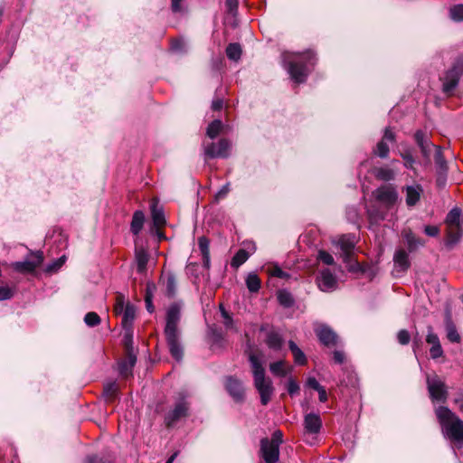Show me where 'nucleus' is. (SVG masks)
I'll return each mask as SVG.
<instances>
[{"label":"nucleus","instance_id":"f257e3e1","mask_svg":"<svg viewBox=\"0 0 463 463\" xmlns=\"http://www.w3.org/2000/svg\"><path fill=\"white\" fill-rule=\"evenodd\" d=\"M180 320L181 305L179 303H173L166 309L164 334L170 354L176 362H181L184 356L181 330L178 327Z\"/></svg>","mask_w":463,"mask_h":463},{"label":"nucleus","instance_id":"f03ea898","mask_svg":"<svg viewBox=\"0 0 463 463\" xmlns=\"http://www.w3.org/2000/svg\"><path fill=\"white\" fill-rule=\"evenodd\" d=\"M282 58L285 69L296 83L305 82L317 62L316 54L309 50L304 52H284Z\"/></svg>","mask_w":463,"mask_h":463},{"label":"nucleus","instance_id":"7ed1b4c3","mask_svg":"<svg viewBox=\"0 0 463 463\" xmlns=\"http://www.w3.org/2000/svg\"><path fill=\"white\" fill-rule=\"evenodd\" d=\"M435 414L443 436L458 446H463V420L446 406H439Z\"/></svg>","mask_w":463,"mask_h":463},{"label":"nucleus","instance_id":"20e7f679","mask_svg":"<svg viewBox=\"0 0 463 463\" xmlns=\"http://www.w3.org/2000/svg\"><path fill=\"white\" fill-rule=\"evenodd\" d=\"M249 361L252 369L254 387L260 394L261 404L265 406L269 402L274 392L272 381L266 377L263 364L257 355L250 354Z\"/></svg>","mask_w":463,"mask_h":463},{"label":"nucleus","instance_id":"39448f33","mask_svg":"<svg viewBox=\"0 0 463 463\" xmlns=\"http://www.w3.org/2000/svg\"><path fill=\"white\" fill-rule=\"evenodd\" d=\"M426 383L431 401L445 403L449 394L445 383L437 374L428 375Z\"/></svg>","mask_w":463,"mask_h":463},{"label":"nucleus","instance_id":"423d86ee","mask_svg":"<svg viewBox=\"0 0 463 463\" xmlns=\"http://www.w3.org/2000/svg\"><path fill=\"white\" fill-rule=\"evenodd\" d=\"M463 74V59H458L453 66L446 72L443 79L442 90L449 95L458 85L460 76Z\"/></svg>","mask_w":463,"mask_h":463},{"label":"nucleus","instance_id":"0eeeda50","mask_svg":"<svg viewBox=\"0 0 463 463\" xmlns=\"http://www.w3.org/2000/svg\"><path fill=\"white\" fill-rule=\"evenodd\" d=\"M188 410L189 403L187 402L185 396L181 394L174 409L166 413L165 417V424L168 427L172 426L181 418L187 416Z\"/></svg>","mask_w":463,"mask_h":463},{"label":"nucleus","instance_id":"6e6552de","mask_svg":"<svg viewBox=\"0 0 463 463\" xmlns=\"http://www.w3.org/2000/svg\"><path fill=\"white\" fill-rule=\"evenodd\" d=\"M43 261V254L42 251H36L33 254L32 260L24 261H16L13 263V268L15 271L26 274L33 273Z\"/></svg>","mask_w":463,"mask_h":463},{"label":"nucleus","instance_id":"1a4fd4ad","mask_svg":"<svg viewBox=\"0 0 463 463\" xmlns=\"http://www.w3.org/2000/svg\"><path fill=\"white\" fill-rule=\"evenodd\" d=\"M230 143L227 139L222 138L218 143H210L204 146V154L209 158L229 156Z\"/></svg>","mask_w":463,"mask_h":463},{"label":"nucleus","instance_id":"9d476101","mask_svg":"<svg viewBox=\"0 0 463 463\" xmlns=\"http://www.w3.org/2000/svg\"><path fill=\"white\" fill-rule=\"evenodd\" d=\"M316 335L322 345L327 347L338 345L337 334L327 325H320L315 328Z\"/></svg>","mask_w":463,"mask_h":463},{"label":"nucleus","instance_id":"9b49d317","mask_svg":"<svg viewBox=\"0 0 463 463\" xmlns=\"http://www.w3.org/2000/svg\"><path fill=\"white\" fill-rule=\"evenodd\" d=\"M260 453L265 463H277L279 458L278 442H269L268 439L260 441Z\"/></svg>","mask_w":463,"mask_h":463},{"label":"nucleus","instance_id":"f8f14e48","mask_svg":"<svg viewBox=\"0 0 463 463\" xmlns=\"http://www.w3.org/2000/svg\"><path fill=\"white\" fill-rule=\"evenodd\" d=\"M225 389L232 399L237 402H241L245 397L243 383L241 380L233 376H228L225 379Z\"/></svg>","mask_w":463,"mask_h":463},{"label":"nucleus","instance_id":"ddd939ff","mask_svg":"<svg viewBox=\"0 0 463 463\" xmlns=\"http://www.w3.org/2000/svg\"><path fill=\"white\" fill-rule=\"evenodd\" d=\"M317 284L320 290L324 292H331L336 288L337 279L329 269H324L317 277Z\"/></svg>","mask_w":463,"mask_h":463},{"label":"nucleus","instance_id":"4468645a","mask_svg":"<svg viewBox=\"0 0 463 463\" xmlns=\"http://www.w3.org/2000/svg\"><path fill=\"white\" fill-rule=\"evenodd\" d=\"M411 267L409 254L404 249H397L393 255V272L398 276L404 274Z\"/></svg>","mask_w":463,"mask_h":463},{"label":"nucleus","instance_id":"2eb2a0df","mask_svg":"<svg viewBox=\"0 0 463 463\" xmlns=\"http://www.w3.org/2000/svg\"><path fill=\"white\" fill-rule=\"evenodd\" d=\"M414 139L416 144L420 149L422 156L426 160L430 159V156L432 153V149H436V146L430 139L428 137L427 134L422 130H417L414 134Z\"/></svg>","mask_w":463,"mask_h":463},{"label":"nucleus","instance_id":"dca6fc26","mask_svg":"<svg viewBox=\"0 0 463 463\" xmlns=\"http://www.w3.org/2000/svg\"><path fill=\"white\" fill-rule=\"evenodd\" d=\"M322 425V419L318 413L309 412L304 416L303 426L305 434L317 435L321 430Z\"/></svg>","mask_w":463,"mask_h":463},{"label":"nucleus","instance_id":"f3484780","mask_svg":"<svg viewBox=\"0 0 463 463\" xmlns=\"http://www.w3.org/2000/svg\"><path fill=\"white\" fill-rule=\"evenodd\" d=\"M405 194V203L408 207H414L420 200L423 194V187L420 184L405 185L402 189Z\"/></svg>","mask_w":463,"mask_h":463},{"label":"nucleus","instance_id":"a211bd4d","mask_svg":"<svg viewBox=\"0 0 463 463\" xmlns=\"http://www.w3.org/2000/svg\"><path fill=\"white\" fill-rule=\"evenodd\" d=\"M374 197L388 205L394 204L398 200V193L391 185H383L376 189L373 193Z\"/></svg>","mask_w":463,"mask_h":463},{"label":"nucleus","instance_id":"6ab92c4d","mask_svg":"<svg viewBox=\"0 0 463 463\" xmlns=\"http://www.w3.org/2000/svg\"><path fill=\"white\" fill-rule=\"evenodd\" d=\"M246 249H240L231 260V266L234 269H238L243 263H245L250 255L256 250V245L253 242L246 244Z\"/></svg>","mask_w":463,"mask_h":463},{"label":"nucleus","instance_id":"aec40b11","mask_svg":"<svg viewBox=\"0 0 463 463\" xmlns=\"http://www.w3.org/2000/svg\"><path fill=\"white\" fill-rule=\"evenodd\" d=\"M137 363L135 353H126V358L118 363V372L121 376L128 377L132 375V369Z\"/></svg>","mask_w":463,"mask_h":463},{"label":"nucleus","instance_id":"412c9836","mask_svg":"<svg viewBox=\"0 0 463 463\" xmlns=\"http://www.w3.org/2000/svg\"><path fill=\"white\" fill-rule=\"evenodd\" d=\"M198 247L202 254L203 266L206 269H209L211 267L210 241L205 236L200 237L198 239Z\"/></svg>","mask_w":463,"mask_h":463},{"label":"nucleus","instance_id":"4be33fe9","mask_svg":"<svg viewBox=\"0 0 463 463\" xmlns=\"http://www.w3.org/2000/svg\"><path fill=\"white\" fill-rule=\"evenodd\" d=\"M462 237V227L448 226L447 229V240L445 246L451 250L457 243L459 242Z\"/></svg>","mask_w":463,"mask_h":463},{"label":"nucleus","instance_id":"5701e85b","mask_svg":"<svg viewBox=\"0 0 463 463\" xmlns=\"http://www.w3.org/2000/svg\"><path fill=\"white\" fill-rule=\"evenodd\" d=\"M445 329L447 334V338L452 343H459L460 342V335L458 334L456 325L452 321L451 316L449 313H447L445 317Z\"/></svg>","mask_w":463,"mask_h":463},{"label":"nucleus","instance_id":"b1692460","mask_svg":"<svg viewBox=\"0 0 463 463\" xmlns=\"http://www.w3.org/2000/svg\"><path fill=\"white\" fill-rule=\"evenodd\" d=\"M445 222L447 226L462 227V211L458 207L452 208L447 214Z\"/></svg>","mask_w":463,"mask_h":463},{"label":"nucleus","instance_id":"393cba45","mask_svg":"<svg viewBox=\"0 0 463 463\" xmlns=\"http://www.w3.org/2000/svg\"><path fill=\"white\" fill-rule=\"evenodd\" d=\"M135 259L137 262V270L138 273H144L149 260V255L144 248L136 249Z\"/></svg>","mask_w":463,"mask_h":463},{"label":"nucleus","instance_id":"a878e982","mask_svg":"<svg viewBox=\"0 0 463 463\" xmlns=\"http://www.w3.org/2000/svg\"><path fill=\"white\" fill-rule=\"evenodd\" d=\"M136 317V307L128 302L126 304L124 313L122 314V326L123 327H133V322Z\"/></svg>","mask_w":463,"mask_h":463},{"label":"nucleus","instance_id":"bb28decb","mask_svg":"<svg viewBox=\"0 0 463 463\" xmlns=\"http://www.w3.org/2000/svg\"><path fill=\"white\" fill-rule=\"evenodd\" d=\"M338 244L343 252L349 256L355 246V237L350 234L342 235L338 240Z\"/></svg>","mask_w":463,"mask_h":463},{"label":"nucleus","instance_id":"cd10ccee","mask_svg":"<svg viewBox=\"0 0 463 463\" xmlns=\"http://www.w3.org/2000/svg\"><path fill=\"white\" fill-rule=\"evenodd\" d=\"M145 222V214L142 211L137 210L134 213L131 224H130V231L133 234L137 235L144 225Z\"/></svg>","mask_w":463,"mask_h":463},{"label":"nucleus","instance_id":"c85d7f7f","mask_svg":"<svg viewBox=\"0 0 463 463\" xmlns=\"http://www.w3.org/2000/svg\"><path fill=\"white\" fill-rule=\"evenodd\" d=\"M366 212L371 224H377L385 218V213L377 205L368 206Z\"/></svg>","mask_w":463,"mask_h":463},{"label":"nucleus","instance_id":"c756f323","mask_svg":"<svg viewBox=\"0 0 463 463\" xmlns=\"http://www.w3.org/2000/svg\"><path fill=\"white\" fill-rule=\"evenodd\" d=\"M434 160L439 175H445L448 170L447 161L443 156L441 146H436Z\"/></svg>","mask_w":463,"mask_h":463},{"label":"nucleus","instance_id":"7c9ffc66","mask_svg":"<svg viewBox=\"0 0 463 463\" xmlns=\"http://www.w3.org/2000/svg\"><path fill=\"white\" fill-rule=\"evenodd\" d=\"M288 347L294 356L295 364L298 365H304L307 363V357L304 352L297 345V344L290 340L288 342Z\"/></svg>","mask_w":463,"mask_h":463},{"label":"nucleus","instance_id":"2f4dec72","mask_svg":"<svg viewBox=\"0 0 463 463\" xmlns=\"http://www.w3.org/2000/svg\"><path fill=\"white\" fill-rule=\"evenodd\" d=\"M266 344L270 349L279 350L282 347L283 339L279 333L271 331L267 335Z\"/></svg>","mask_w":463,"mask_h":463},{"label":"nucleus","instance_id":"473e14b6","mask_svg":"<svg viewBox=\"0 0 463 463\" xmlns=\"http://www.w3.org/2000/svg\"><path fill=\"white\" fill-rule=\"evenodd\" d=\"M404 239L411 252L424 245V241L417 238L411 232H406L404 234Z\"/></svg>","mask_w":463,"mask_h":463},{"label":"nucleus","instance_id":"72a5a7b5","mask_svg":"<svg viewBox=\"0 0 463 463\" xmlns=\"http://www.w3.org/2000/svg\"><path fill=\"white\" fill-rule=\"evenodd\" d=\"M290 370L291 368L288 370L285 368V362L283 360L269 364V371L275 376L285 377Z\"/></svg>","mask_w":463,"mask_h":463},{"label":"nucleus","instance_id":"f704fd0d","mask_svg":"<svg viewBox=\"0 0 463 463\" xmlns=\"http://www.w3.org/2000/svg\"><path fill=\"white\" fill-rule=\"evenodd\" d=\"M123 345L126 353H135L133 340V327H124Z\"/></svg>","mask_w":463,"mask_h":463},{"label":"nucleus","instance_id":"c9c22d12","mask_svg":"<svg viewBox=\"0 0 463 463\" xmlns=\"http://www.w3.org/2000/svg\"><path fill=\"white\" fill-rule=\"evenodd\" d=\"M246 286L250 292L256 293L260 288V279L256 273H249L246 278Z\"/></svg>","mask_w":463,"mask_h":463},{"label":"nucleus","instance_id":"e433bc0d","mask_svg":"<svg viewBox=\"0 0 463 463\" xmlns=\"http://www.w3.org/2000/svg\"><path fill=\"white\" fill-rule=\"evenodd\" d=\"M226 55L232 61H239L241 55V45L237 43L228 44V46L226 47Z\"/></svg>","mask_w":463,"mask_h":463},{"label":"nucleus","instance_id":"4c0bfd02","mask_svg":"<svg viewBox=\"0 0 463 463\" xmlns=\"http://www.w3.org/2000/svg\"><path fill=\"white\" fill-rule=\"evenodd\" d=\"M278 300L279 303L284 307H291L295 303L292 294L287 290L279 291Z\"/></svg>","mask_w":463,"mask_h":463},{"label":"nucleus","instance_id":"58836bf2","mask_svg":"<svg viewBox=\"0 0 463 463\" xmlns=\"http://www.w3.org/2000/svg\"><path fill=\"white\" fill-rule=\"evenodd\" d=\"M118 392V389L116 382H109L104 385L103 395L109 402H111L116 398Z\"/></svg>","mask_w":463,"mask_h":463},{"label":"nucleus","instance_id":"ea45409f","mask_svg":"<svg viewBox=\"0 0 463 463\" xmlns=\"http://www.w3.org/2000/svg\"><path fill=\"white\" fill-rule=\"evenodd\" d=\"M222 128V122L220 119H214L212 121L206 129V135L213 139L215 138Z\"/></svg>","mask_w":463,"mask_h":463},{"label":"nucleus","instance_id":"a19ab883","mask_svg":"<svg viewBox=\"0 0 463 463\" xmlns=\"http://www.w3.org/2000/svg\"><path fill=\"white\" fill-rule=\"evenodd\" d=\"M376 178L383 181H391L394 179V172L389 167H379L375 169Z\"/></svg>","mask_w":463,"mask_h":463},{"label":"nucleus","instance_id":"79ce46f5","mask_svg":"<svg viewBox=\"0 0 463 463\" xmlns=\"http://www.w3.org/2000/svg\"><path fill=\"white\" fill-rule=\"evenodd\" d=\"M165 292L169 298H173L176 292V280L173 274H169L165 282Z\"/></svg>","mask_w":463,"mask_h":463},{"label":"nucleus","instance_id":"37998d69","mask_svg":"<svg viewBox=\"0 0 463 463\" xmlns=\"http://www.w3.org/2000/svg\"><path fill=\"white\" fill-rule=\"evenodd\" d=\"M449 17L455 22L463 21V5L458 4L450 7Z\"/></svg>","mask_w":463,"mask_h":463},{"label":"nucleus","instance_id":"c03bdc74","mask_svg":"<svg viewBox=\"0 0 463 463\" xmlns=\"http://www.w3.org/2000/svg\"><path fill=\"white\" fill-rule=\"evenodd\" d=\"M151 212L152 219L156 226L159 227L165 222L164 212L162 209H157L156 205H153Z\"/></svg>","mask_w":463,"mask_h":463},{"label":"nucleus","instance_id":"a18cd8bd","mask_svg":"<svg viewBox=\"0 0 463 463\" xmlns=\"http://www.w3.org/2000/svg\"><path fill=\"white\" fill-rule=\"evenodd\" d=\"M286 388H287V391H288V394L291 397L296 396V395L299 394V392H300L299 383L292 376H290L288 379V383H287Z\"/></svg>","mask_w":463,"mask_h":463},{"label":"nucleus","instance_id":"49530a36","mask_svg":"<svg viewBox=\"0 0 463 463\" xmlns=\"http://www.w3.org/2000/svg\"><path fill=\"white\" fill-rule=\"evenodd\" d=\"M389 152H390V149H389V146H388L387 142H385L383 139L380 142H378V144L376 145V147L374 149V153L379 157L386 158L389 156Z\"/></svg>","mask_w":463,"mask_h":463},{"label":"nucleus","instance_id":"de8ad7c7","mask_svg":"<svg viewBox=\"0 0 463 463\" xmlns=\"http://www.w3.org/2000/svg\"><path fill=\"white\" fill-rule=\"evenodd\" d=\"M152 288H155V286L147 285L146 296H145V302H146V310L152 314L155 311V307L153 305V292Z\"/></svg>","mask_w":463,"mask_h":463},{"label":"nucleus","instance_id":"09e8293b","mask_svg":"<svg viewBox=\"0 0 463 463\" xmlns=\"http://www.w3.org/2000/svg\"><path fill=\"white\" fill-rule=\"evenodd\" d=\"M85 324L90 327H94L100 324L101 320L96 312H88L84 317Z\"/></svg>","mask_w":463,"mask_h":463},{"label":"nucleus","instance_id":"8fccbe9b","mask_svg":"<svg viewBox=\"0 0 463 463\" xmlns=\"http://www.w3.org/2000/svg\"><path fill=\"white\" fill-rule=\"evenodd\" d=\"M66 257L63 255L46 266V272L54 273L64 264Z\"/></svg>","mask_w":463,"mask_h":463},{"label":"nucleus","instance_id":"3c124183","mask_svg":"<svg viewBox=\"0 0 463 463\" xmlns=\"http://www.w3.org/2000/svg\"><path fill=\"white\" fill-rule=\"evenodd\" d=\"M171 50L178 53L185 52L186 43L183 39H175L171 42Z\"/></svg>","mask_w":463,"mask_h":463},{"label":"nucleus","instance_id":"603ef678","mask_svg":"<svg viewBox=\"0 0 463 463\" xmlns=\"http://www.w3.org/2000/svg\"><path fill=\"white\" fill-rule=\"evenodd\" d=\"M346 218L352 223H357L360 219L358 209L355 206L346 208Z\"/></svg>","mask_w":463,"mask_h":463},{"label":"nucleus","instance_id":"864d4df0","mask_svg":"<svg viewBox=\"0 0 463 463\" xmlns=\"http://www.w3.org/2000/svg\"><path fill=\"white\" fill-rule=\"evenodd\" d=\"M317 260L326 265H333L335 262L333 256L326 250L318 251Z\"/></svg>","mask_w":463,"mask_h":463},{"label":"nucleus","instance_id":"5fc2aeb1","mask_svg":"<svg viewBox=\"0 0 463 463\" xmlns=\"http://www.w3.org/2000/svg\"><path fill=\"white\" fill-rule=\"evenodd\" d=\"M220 310L222 317H223L224 321V326L227 329H232L233 327V319L232 316L225 310V308L222 307V305L220 306Z\"/></svg>","mask_w":463,"mask_h":463},{"label":"nucleus","instance_id":"6e6d98bb","mask_svg":"<svg viewBox=\"0 0 463 463\" xmlns=\"http://www.w3.org/2000/svg\"><path fill=\"white\" fill-rule=\"evenodd\" d=\"M426 342L428 344L431 345V346L440 344L438 335L433 332V329L431 326L428 327Z\"/></svg>","mask_w":463,"mask_h":463},{"label":"nucleus","instance_id":"4d7b16f0","mask_svg":"<svg viewBox=\"0 0 463 463\" xmlns=\"http://www.w3.org/2000/svg\"><path fill=\"white\" fill-rule=\"evenodd\" d=\"M397 340L402 345H408L411 341V335L406 329H402L397 333Z\"/></svg>","mask_w":463,"mask_h":463},{"label":"nucleus","instance_id":"13d9d810","mask_svg":"<svg viewBox=\"0 0 463 463\" xmlns=\"http://www.w3.org/2000/svg\"><path fill=\"white\" fill-rule=\"evenodd\" d=\"M401 156L404 160V166L408 169H414L415 159L410 152L402 153Z\"/></svg>","mask_w":463,"mask_h":463},{"label":"nucleus","instance_id":"bf43d9fd","mask_svg":"<svg viewBox=\"0 0 463 463\" xmlns=\"http://www.w3.org/2000/svg\"><path fill=\"white\" fill-rule=\"evenodd\" d=\"M14 296V290L8 286L0 287V301L7 300L12 298Z\"/></svg>","mask_w":463,"mask_h":463},{"label":"nucleus","instance_id":"052dcab7","mask_svg":"<svg viewBox=\"0 0 463 463\" xmlns=\"http://www.w3.org/2000/svg\"><path fill=\"white\" fill-rule=\"evenodd\" d=\"M225 7L229 14L235 15L238 11V0H225Z\"/></svg>","mask_w":463,"mask_h":463},{"label":"nucleus","instance_id":"680f3d73","mask_svg":"<svg viewBox=\"0 0 463 463\" xmlns=\"http://www.w3.org/2000/svg\"><path fill=\"white\" fill-rule=\"evenodd\" d=\"M125 303H124V297L123 296H118L117 301L114 307V311L117 315H121L124 313L125 309Z\"/></svg>","mask_w":463,"mask_h":463},{"label":"nucleus","instance_id":"e2e57ef3","mask_svg":"<svg viewBox=\"0 0 463 463\" xmlns=\"http://www.w3.org/2000/svg\"><path fill=\"white\" fill-rule=\"evenodd\" d=\"M430 354L432 359L439 358L443 355V349L441 347V345H432L430 349Z\"/></svg>","mask_w":463,"mask_h":463},{"label":"nucleus","instance_id":"0e129e2a","mask_svg":"<svg viewBox=\"0 0 463 463\" xmlns=\"http://www.w3.org/2000/svg\"><path fill=\"white\" fill-rule=\"evenodd\" d=\"M271 276L279 278V279H288L289 277V274L284 270H282L279 266H275L271 271Z\"/></svg>","mask_w":463,"mask_h":463},{"label":"nucleus","instance_id":"69168bd1","mask_svg":"<svg viewBox=\"0 0 463 463\" xmlns=\"http://www.w3.org/2000/svg\"><path fill=\"white\" fill-rule=\"evenodd\" d=\"M424 232L430 237H437L439 233V229L434 225H426L424 227Z\"/></svg>","mask_w":463,"mask_h":463},{"label":"nucleus","instance_id":"338daca9","mask_svg":"<svg viewBox=\"0 0 463 463\" xmlns=\"http://www.w3.org/2000/svg\"><path fill=\"white\" fill-rule=\"evenodd\" d=\"M383 140H384L385 142H391V143H394L395 142V140H396L395 139V134L392 130L391 128H386L384 129Z\"/></svg>","mask_w":463,"mask_h":463},{"label":"nucleus","instance_id":"774afa93","mask_svg":"<svg viewBox=\"0 0 463 463\" xmlns=\"http://www.w3.org/2000/svg\"><path fill=\"white\" fill-rule=\"evenodd\" d=\"M453 402L458 406V411L463 414V392H459L455 396Z\"/></svg>","mask_w":463,"mask_h":463}]
</instances>
